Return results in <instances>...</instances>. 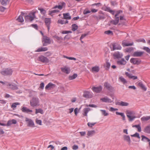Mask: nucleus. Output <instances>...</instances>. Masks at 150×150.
Returning a JSON list of instances; mask_svg holds the SVG:
<instances>
[{
	"label": "nucleus",
	"instance_id": "nucleus-25",
	"mask_svg": "<svg viewBox=\"0 0 150 150\" xmlns=\"http://www.w3.org/2000/svg\"><path fill=\"white\" fill-rule=\"evenodd\" d=\"M47 50L48 49L47 47H41L38 48L35 51V52H44L47 51Z\"/></svg>",
	"mask_w": 150,
	"mask_h": 150
},
{
	"label": "nucleus",
	"instance_id": "nucleus-53",
	"mask_svg": "<svg viewBox=\"0 0 150 150\" xmlns=\"http://www.w3.org/2000/svg\"><path fill=\"white\" fill-rule=\"evenodd\" d=\"M96 124V122H89L87 123L88 126L90 127H91L93 126H94Z\"/></svg>",
	"mask_w": 150,
	"mask_h": 150
},
{
	"label": "nucleus",
	"instance_id": "nucleus-6",
	"mask_svg": "<svg viewBox=\"0 0 150 150\" xmlns=\"http://www.w3.org/2000/svg\"><path fill=\"white\" fill-rule=\"evenodd\" d=\"M42 42H43V46H46L51 43V41L49 38L46 36H43Z\"/></svg>",
	"mask_w": 150,
	"mask_h": 150
},
{
	"label": "nucleus",
	"instance_id": "nucleus-27",
	"mask_svg": "<svg viewBox=\"0 0 150 150\" xmlns=\"http://www.w3.org/2000/svg\"><path fill=\"white\" fill-rule=\"evenodd\" d=\"M59 12V11L58 9H55L53 10L49 11H48V15L52 16L53 13Z\"/></svg>",
	"mask_w": 150,
	"mask_h": 150
},
{
	"label": "nucleus",
	"instance_id": "nucleus-43",
	"mask_svg": "<svg viewBox=\"0 0 150 150\" xmlns=\"http://www.w3.org/2000/svg\"><path fill=\"white\" fill-rule=\"evenodd\" d=\"M17 20L18 22H22L24 21V19H23L22 15H20L18 18L17 19Z\"/></svg>",
	"mask_w": 150,
	"mask_h": 150
},
{
	"label": "nucleus",
	"instance_id": "nucleus-2",
	"mask_svg": "<svg viewBox=\"0 0 150 150\" xmlns=\"http://www.w3.org/2000/svg\"><path fill=\"white\" fill-rule=\"evenodd\" d=\"M12 69L10 68L3 69L0 72L1 74L3 76H11L13 73Z\"/></svg>",
	"mask_w": 150,
	"mask_h": 150
},
{
	"label": "nucleus",
	"instance_id": "nucleus-32",
	"mask_svg": "<svg viewBox=\"0 0 150 150\" xmlns=\"http://www.w3.org/2000/svg\"><path fill=\"white\" fill-rule=\"evenodd\" d=\"M119 17H115V20L111 21V23L113 25H117L119 22Z\"/></svg>",
	"mask_w": 150,
	"mask_h": 150
},
{
	"label": "nucleus",
	"instance_id": "nucleus-8",
	"mask_svg": "<svg viewBox=\"0 0 150 150\" xmlns=\"http://www.w3.org/2000/svg\"><path fill=\"white\" fill-rule=\"evenodd\" d=\"M91 89L94 92L99 93L101 91L102 87L101 86H99L97 87L93 86L92 88Z\"/></svg>",
	"mask_w": 150,
	"mask_h": 150
},
{
	"label": "nucleus",
	"instance_id": "nucleus-16",
	"mask_svg": "<svg viewBox=\"0 0 150 150\" xmlns=\"http://www.w3.org/2000/svg\"><path fill=\"white\" fill-rule=\"evenodd\" d=\"M125 74L129 79H132L133 80L136 79H137V76H133L132 74L129 73L127 72H125Z\"/></svg>",
	"mask_w": 150,
	"mask_h": 150
},
{
	"label": "nucleus",
	"instance_id": "nucleus-59",
	"mask_svg": "<svg viewBox=\"0 0 150 150\" xmlns=\"http://www.w3.org/2000/svg\"><path fill=\"white\" fill-rule=\"evenodd\" d=\"M36 122L37 124L40 125H42V121L40 120H39L37 118L36 119Z\"/></svg>",
	"mask_w": 150,
	"mask_h": 150
},
{
	"label": "nucleus",
	"instance_id": "nucleus-54",
	"mask_svg": "<svg viewBox=\"0 0 150 150\" xmlns=\"http://www.w3.org/2000/svg\"><path fill=\"white\" fill-rule=\"evenodd\" d=\"M131 136L132 137H135L137 138L138 139H140V137L139 136V134L137 133H136L135 134H133V135H131Z\"/></svg>",
	"mask_w": 150,
	"mask_h": 150
},
{
	"label": "nucleus",
	"instance_id": "nucleus-30",
	"mask_svg": "<svg viewBox=\"0 0 150 150\" xmlns=\"http://www.w3.org/2000/svg\"><path fill=\"white\" fill-rule=\"evenodd\" d=\"M150 119V115L149 116H143L141 117V120L142 121L145 122L149 120Z\"/></svg>",
	"mask_w": 150,
	"mask_h": 150
},
{
	"label": "nucleus",
	"instance_id": "nucleus-31",
	"mask_svg": "<svg viewBox=\"0 0 150 150\" xmlns=\"http://www.w3.org/2000/svg\"><path fill=\"white\" fill-rule=\"evenodd\" d=\"M95 133V132L94 130L88 131L87 133V137H91L94 135Z\"/></svg>",
	"mask_w": 150,
	"mask_h": 150
},
{
	"label": "nucleus",
	"instance_id": "nucleus-22",
	"mask_svg": "<svg viewBox=\"0 0 150 150\" xmlns=\"http://www.w3.org/2000/svg\"><path fill=\"white\" fill-rule=\"evenodd\" d=\"M16 123L17 121L13 119L11 120H9L8 121L7 124H6V126H10L12 124H15Z\"/></svg>",
	"mask_w": 150,
	"mask_h": 150
},
{
	"label": "nucleus",
	"instance_id": "nucleus-3",
	"mask_svg": "<svg viewBox=\"0 0 150 150\" xmlns=\"http://www.w3.org/2000/svg\"><path fill=\"white\" fill-rule=\"evenodd\" d=\"M30 105L33 107L39 106L40 105V100L37 97H34L30 100Z\"/></svg>",
	"mask_w": 150,
	"mask_h": 150
},
{
	"label": "nucleus",
	"instance_id": "nucleus-50",
	"mask_svg": "<svg viewBox=\"0 0 150 150\" xmlns=\"http://www.w3.org/2000/svg\"><path fill=\"white\" fill-rule=\"evenodd\" d=\"M35 114H37L38 113H40L41 114L43 113V110L41 109H35Z\"/></svg>",
	"mask_w": 150,
	"mask_h": 150
},
{
	"label": "nucleus",
	"instance_id": "nucleus-38",
	"mask_svg": "<svg viewBox=\"0 0 150 150\" xmlns=\"http://www.w3.org/2000/svg\"><path fill=\"white\" fill-rule=\"evenodd\" d=\"M119 79L124 84L127 82L126 80L122 76L120 77L119 78Z\"/></svg>",
	"mask_w": 150,
	"mask_h": 150
},
{
	"label": "nucleus",
	"instance_id": "nucleus-49",
	"mask_svg": "<svg viewBox=\"0 0 150 150\" xmlns=\"http://www.w3.org/2000/svg\"><path fill=\"white\" fill-rule=\"evenodd\" d=\"M129 118V121H132L134 120V119L136 117L134 115H128L127 117Z\"/></svg>",
	"mask_w": 150,
	"mask_h": 150
},
{
	"label": "nucleus",
	"instance_id": "nucleus-47",
	"mask_svg": "<svg viewBox=\"0 0 150 150\" xmlns=\"http://www.w3.org/2000/svg\"><path fill=\"white\" fill-rule=\"evenodd\" d=\"M132 127H135L136 128H137L138 129V131L139 132H141V127L140 125H133L132 126Z\"/></svg>",
	"mask_w": 150,
	"mask_h": 150
},
{
	"label": "nucleus",
	"instance_id": "nucleus-17",
	"mask_svg": "<svg viewBox=\"0 0 150 150\" xmlns=\"http://www.w3.org/2000/svg\"><path fill=\"white\" fill-rule=\"evenodd\" d=\"M65 4L64 2H63L61 3V4L59 5H56L52 9H56L58 8L60 10H62L63 8L65 6Z\"/></svg>",
	"mask_w": 150,
	"mask_h": 150
},
{
	"label": "nucleus",
	"instance_id": "nucleus-13",
	"mask_svg": "<svg viewBox=\"0 0 150 150\" xmlns=\"http://www.w3.org/2000/svg\"><path fill=\"white\" fill-rule=\"evenodd\" d=\"M61 71L66 74H69L70 72V68L66 66L64 67L61 68Z\"/></svg>",
	"mask_w": 150,
	"mask_h": 150
},
{
	"label": "nucleus",
	"instance_id": "nucleus-21",
	"mask_svg": "<svg viewBox=\"0 0 150 150\" xmlns=\"http://www.w3.org/2000/svg\"><path fill=\"white\" fill-rule=\"evenodd\" d=\"M21 110L23 112L26 113L32 112H33L32 110L25 107H23Z\"/></svg>",
	"mask_w": 150,
	"mask_h": 150
},
{
	"label": "nucleus",
	"instance_id": "nucleus-23",
	"mask_svg": "<svg viewBox=\"0 0 150 150\" xmlns=\"http://www.w3.org/2000/svg\"><path fill=\"white\" fill-rule=\"evenodd\" d=\"M55 86V84H53L51 83H49L45 87L46 89H49L51 88H53Z\"/></svg>",
	"mask_w": 150,
	"mask_h": 150
},
{
	"label": "nucleus",
	"instance_id": "nucleus-35",
	"mask_svg": "<svg viewBox=\"0 0 150 150\" xmlns=\"http://www.w3.org/2000/svg\"><path fill=\"white\" fill-rule=\"evenodd\" d=\"M0 2L1 4L5 6L9 3V0H0Z\"/></svg>",
	"mask_w": 150,
	"mask_h": 150
},
{
	"label": "nucleus",
	"instance_id": "nucleus-55",
	"mask_svg": "<svg viewBox=\"0 0 150 150\" xmlns=\"http://www.w3.org/2000/svg\"><path fill=\"white\" fill-rule=\"evenodd\" d=\"M63 57L65 58H66L67 59H68L69 60H76V59L74 57H69L67 56H66L65 55L63 56Z\"/></svg>",
	"mask_w": 150,
	"mask_h": 150
},
{
	"label": "nucleus",
	"instance_id": "nucleus-28",
	"mask_svg": "<svg viewBox=\"0 0 150 150\" xmlns=\"http://www.w3.org/2000/svg\"><path fill=\"white\" fill-rule=\"evenodd\" d=\"M91 109L89 108H84L83 110V115L85 116H87V113L88 112L90 111Z\"/></svg>",
	"mask_w": 150,
	"mask_h": 150
},
{
	"label": "nucleus",
	"instance_id": "nucleus-52",
	"mask_svg": "<svg viewBox=\"0 0 150 150\" xmlns=\"http://www.w3.org/2000/svg\"><path fill=\"white\" fill-rule=\"evenodd\" d=\"M38 9L40 11L41 13L43 15H45L46 13V11L43 8H38Z\"/></svg>",
	"mask_w": 150,
	"mask_h": 150
},
{
	"label": "nucleus",
	"instance_id": "nucleus-39",
	"mask_svg": "<svg viewBox=\"0 0 150 150\" xmlns=\"http://www.w3.org/2000/svg\"><path fill=\"white\" fill-rule=\"evenodd\" d=\"M142 140L143 141L145 142H150V139H149L148 138L146 137H145V136L144 135L142 136Z\"/></svg>",
	"mask_w": 150,
	"mask_h": 150
},
{
	"label": "nucleus",
	"instance_id": "nucleus-45",
	"mask_svg": "<svg viewBox=\"0 0 150 150\" xmlns=\"http://www.w3.org/2000/svg\"><path fill=\"white\" fill-rule=\"evenodd\" d=\"M68 23V21L67 20L64 21V20H59L58 21V23H60L61 24H63Z\"/></svg>",
	"mask_w": 150,
	"mask_h": 150
},
{
	"label": "nucleus",
	"instance_id": "nucleus-58",
	"mask_svg": "<svg viewBox=\"0 0 150 150\" xmlns=\"http://www.w3.org/2000/svg\"><path fill=\"white\" fill-rule=\"evenodd\" d=\"M105 33L107 35H113L112 32L110 30H108L105 32Z\"/></svg>",
	"mask_w": 150,
	"mask_h": 150
},
{
	"label": "nucleus",
	"instance_id": "nucleus-46",
	"mask_svg": "<svg viewBox=\"0 0 150 150\" xmlns=\"http://www.w3.org/2000/svg\"><path fill=\"white\" fill-rule=\"evenodd\" d=\"M77 76V75L76 74H74L73 75L69 76V80H71L74 79Z\"/></svg>",
	"mask_w": 150,
	"mask_h": 150
},
{
	"label": "nucleus",
	"instance_id": "nucleus-40",
	"mask_svg": "<svg viewBox=\"0 0 150 150\" xmlns=\"http://www.w3.org/2000/svg\"><path fill=\"white\" fill-rule=\"evenodd\" d=\"M20 104V103L18 102L14 103H13L11 105V107L14 110L15 108H16L17 105H19Z\"/></svg>",
	"mask_w": 150,
	"mask_h": 150
},
{
	"label": "nucleus",
	"instance_id": "nucleus-56",
	"mask_svg": "<svg viewBox=\"0 0 150 150\" xmlns=\"http://www.w3.org/2000/svg\"><path fill=\"white\" fill-rule=\"evenodd\" d=\"M115 13H116L115 16V17H119L118 16H119V14L120 13H122V11L121 10H119V11H117L115 12Z\"/></svg>",
	"mask_w": 150,
	"mask_h": 150
},
{
	"label": "nucleus",
	"instance_id": "nucleus-24",
	"mask_svg": "<svg viewBox=\"0 0 150 150\" xmlns=\"http://www.w3.org/2000/svg\"><path fill=\"white\" fill-rule=\"evenodd\" d=\"M117 63L119 65H125L126 64L127 62L124 59L122 58L120 60L117 61Z\"/></svg>",
	"mask_w": 150,
	"mask_h": 150
},
{
	"label": "nucleus",
	"instance_id": "nucleus-41",
	"mask_svg": "<svg viewBox=\"0 0 150 150\" xmlns=\"http://www.w3.org/2000/svg\"><path fill=\"white\" fill-rule=\"evenodd\" d=\"M63 15L64 18L67 19H71V17L69 13H64Z\"/></svg>",
	"mask_w": 150,
	"mask_h": 150
},
{
	"label": "nucleus",
	"instance_id": "nucleus-61",
	"mask_svg": "<svg viewBox=\"0 0 150 150\" xmlns=\"http://www.w3.org/2000/svg\"><path fill=\"white\" fill-rule=\"evenodd\" d=\"M109 111L111 112H113L118 110L117 108H115L112 107H110L109 110Z\"/></svg>",
	"mask_w": 150,
	"mask_h": 150
},
{
	"label": "nucleus",
	"instance_id": "nucleus-51",
	"mask_svg": "<svg viewBox=\"0 0 150 150\" xmlns=\"http://www.w3.org/2000/svg\"><path fill=\"white\" fill-rule=\"evenodd\" d=\"M100 111L102 112V115L104 116H107L109 115V113L107 112L105 110H101Z\"/></svg>",
	"mask_w": 150,
	"mask_h": 150
},
{
	"label": "nucleus",
	"instance_id": "nucleus-4",
	"mask_svg": "<svg viewBox=\"0 0 150 150\" xmlns=\"http://www.w3.org/2000/svg\"><path fill=\"white\" fill-rule=\"evenodd\" d=\"M37 60L44 63H47L49 62V59L47 57L43 55L38 57Z\"/></svg>",
	"mask_w": 150,
	"mask_h": 150
},
{
	"label": "nucleus",
	"instance_id": "nucleus-33",
	"mask_svg": "<svg viewBox=\"0 0 150 150\" xmlns=\"http://www.w3.org/2000/svg\"><path fill=\"white\" fill-rule=\"evenodd\" d=\"M144 132L145 133L150 134V125L146 126L144 128Z\"/></svg>",
	"mask_w": 150,
	"mask_h": 150
},
{
	"label": "nucleus",
	"instance_id": "nucleus-7",
	"mask_svg": "<svg viewBox=\"0 0 150 150\" xmlns=\"http://www.w3.org/2000/svg\"><path fill=\"white\" fill-rule=\"evenodd\" d=\"M83 96L86 98H91L93 96V94L89 91H86L83 92Z\"/></svg>",
	"mask_w": 150,
	"mask_h": 150
},
{
	"label": "nucleus",
	"instance_id": "nucleus-29",
	"mask_svg": "<svg viewBox=\"0 0 150 150\" xmlns=\"http://www.w3.org/2000/svg\"><path fill=\"white\" fill-rule=\"evenodd\" d=\"M123 138L124 140L128 142L129 144H130L131 143V139L129 136L128 135H125L123 137Z\"/></svg>",
	"mask_w": 150,
	"mask_h": 150
},
{
	"label": "nucleus",
	"instance_id": "nucleus-15",
	"mask_svg": "<svg viewBox=\"0 0 150 150\" xmlns=\"http://www.w3.org/2000/svg\"><path fill=\"white\" fill-rule=\"evenodd\" d=\"M131 63L134 64H139L140 63V61L138 59L136 58H131L130 60Z\"/></svg>",
	"mask_w": 150,
	"mask_h": 150
},
{
	"label": "nucleus",
	"instance_id": "nucleus-62",
	"mask_svg": "<svg viewBox=\"0 0 150 150\" xmlns=\"http://www.w3.org/2000/svg\"><path fill=\"white\" fill-rule=\"evenodd\" d=\"M0 83H1L3 85H5L7 86H8V84H9V83L7 82H3L2 81H0Z\"/></svg>",
	"mask_w": 150,
	"mask_h": 150
},
{
	"label": "nucleus",
	"instance_id": "nucleus-64",
	"mask_svg": "<svg viewBox=\"0 0 150 150\" xmlns=\"http://www.w3.org/2000/svg\"><path fill=\"white\" fill-rule=\"evenodd\" d=\"M44 84L43 82L41 83L40 84L39 88L41 89H43L44 88Z\"/></svg>",
	"mask_w": 150,
	"mask_h": 150
},
{
	"label": "nucleus",
	"instance_id": "nucleus-37",
	"mask_svg": "<svg viewBox=\"0 0 150 150\" xmlns=\"http://www.w3.org/2000/svg\"><path fill=\"white\" fill-rule=\"evenodd\" d=\"M8 86H10L9 88H10L13 90L17 89L18 88L17 85H12L9 83V84H8Z\"/></svg>",
	"mask_w": 150,
	"mask_h": 150
},
{
	"label": "nucleus",
	"instance_id": "nucleus-42",
	"mask_svg": "<svg viewBox=\"0 0 150 150\" xmlns=\"http://www.w3.org/2000/svg\"><path fill=\"white\" fill-rule=\"evenodd\" d=\"M126 114L127 117L128 115H134L135 114L134 112L132 111L128 110L126 111Z\"/></svg>",
	"mask_w": 150,
	"mask_h": 150
},
{
	"label": "nucleus",
	"instance_id": "nucleus-63",
	"mask_svg": "<svg viewBox=\"0 0 150 150\" xmlns=\"http://www.w3.org/2000/svg\"><path fill=\"white\" fill-rule=\"evenodd\" d=\"M91 12V11L87 9H85L84 10L83 13L84 14H86L89 13Z\"/></svg>",
	"mask_w": 150,
	"mask_h": 150
},
{
	"label": "nucleus",
	"instance_id": "nucleus-34",
	"mask_svg": "<svg viewBox=\"0 0 150 150\" xmlns=\"http://www.w3.org/2000/svg\"><path fill=\"white\" fill-rule=\"evenodd\" d=\"M104 10L106 11L110 12L113 15H114L115 13V12L114 11L111 10L110 8L109 7L106 8Z\"/></svg>",
	"mask_w": 150,
	"mask_h": 150
},
{
	"label": "nucleus",
	"instance_id": "nucleus-44",
	"mask_svg": "<svg viewBox=\"0 0 150 150\" xmlns=\"http://www.w3.org/2000/svg\"><path fill=\"white\" fill-rule=\"evenodd\" d=\"M116 114L117 115L121 116L122 117V119L123 120H125V116L123 113L122 112H116Z\"/></svg>",
	"mask_w": 150,
	"mask_h": 150
},
{
	"label": "nucleus",
	"instance_id": "nucleus-5",
	"mask_svg": "<svg viewBox=\"0 0 150 150\" xmlns=\"http://www.w3.org/2000/svg\"><path fill=\"white\" fill-rule=\"evenodd\" d=\"M110 46L111 51H114L115 50H120L122 48V47L120 45L117 43H113Z\"/></svg>",
	"mask_w": 150,
	"mask_h": 150
},
{
	"label": "nucleus",
	"instance_id": "nucleus-11",
	"mask_svg": "<svg viewBox=\"0 0 150 150\" xmlns=\"http://www.w3.org/2000/svg\"><path fill=\"white\" fill-rule=\"evenodd\" d=\"M45 25L47 28L48 31H49L50 30V26L51 23V18H45Z\"/></svg>",
	"mask_w": 150,
	"mask_h": 150
},
{
	"label": "nucleus",
	"instance_id": "nucleus-10",
	"mask_svg": "<svg viewBox=\"0 0 150 150\" xmlns=\"http://www.w3.org/2000/svg\"><path fill=\"white\" fill-rule=\"evenodd\" d=\"M114 59L121 58L123 56L122 53L119 52H117L114 53L113 54Z\"/></svg>",
	"mask_w": 150,
	"mask_h": 150
},
{
	"label": "nucleus",
	"instance_id": "nucleus-1",
	"mask_svg": "<svg viewBox=\"0 0 150 150\" xmlns=\"http://www.w3.org/2000/svg\"><path fill=\"white\" fill-rule=\"evenodd\" d=\"M37 12V11H33L29 13L28 16L25 17L26 21L30 22L33 21L35 18V14Z\"/></svg>",
	"mask_w": 150,
	"mask_h": 150
},
{
	"label": "nucleus",
	"instance_id": "nucleus-9",
	"mask_svg": "<svg viewBox=\"0 0 150 150\" xmlns=\"http://www.w3.org/2000/svg\"><path fill=\"white\" fill-rule=\"evenodd\" d=\"M25 120L27 123L28 126L32 127H34V123L33 122L31 119L28 118H26Z\"/></svg>",
	"mask_w": 150,
	"mask_h": 150
},
{
	"label": "nucleus",
	"instance_id": "nucleus-12",
	"mask_svg": "<svg viewBox=\"0 0 150 150\" xmlns=\"http://www.w3.org/2000/svg\"><path fill=\"white\" fill-rule=\"evenodd\" d=\"M133 42L129 43L127 40H124L122 41V45L123 47L132 46L133 45Z\"/></svg>",
	"mask_w": 150,
	"mask_h": 150
},
{
	"label": "nucleus",
	"instance_id": "nucleus-18",
	"mask_svg": "<svg viewBox=\"0 0 150 150\" xmlns=\"http://www.w3.org/2000/svg\"><path fill=\"white\" fill-rule=\"evenodd\" d=\"M104 86L108 90L111 91L113 89V88L110 84L107 82H105L104 83Z\"/></svg>",
	"mask_w": 150,
	"mask_h": 150
},
{
	"label": "nucleus",
	"instance_id": "nucleus-26",
	"mask_svg": "<svg viewBox=\"0 0 150 150\" xmlns=\"http://www.w3.org/2000/svg\"><path fill=\"white\" fill-rule=\"evenodd\" d=\"M144 54L143 52H134L133 54V56L134 57H140Z\"/></svg>",
	"mask_w": 150,
	"mask_h": 150
},
{
	"label": "nucleus",
	"instance_id": "nucleus-36",
	"mask_svg": "<svg viewBox=\"0 0 150 150\" xmlns=\"http://www.w3.org/2000/svg\"><path fill=\"white\" fill-rule=\"evenodd\" d=\"M117 104L119 105L122 106H127L129 105V103H127L123 101H121L118 103Z\"/></svg>",
	"mask_w": 150,
	"mask_h": 150
},
{
	"label": "nucleus",
	"instance_id": "nucleus-19",
	"mask_svg": "<svg viewBox=\"0 0 150 150\" xmlns=\"http://www.w3.org/2000/svg\"><path fill=\"white\" fill-rule=\"evenodd\" d=\"M137 85L140 87L143 90L146 91L147 90L146 88L143 84L141 82H139L137 83Z\"/></svg>",
	"mask_w": 150,
	"mask_h": 150
},
{
	"label": "nucleus",
	"instance_id": "nucleus-57",
	"mask_svg": "<svg viewBox=\"0 0 150 150\" xmlns=\"http://www.w3.org/2000/svg\"><path fill=\"white\" fill-rule=\"evenodd\" d=\"M143 49L145 50L147 52L150 54V49L147 47H144Z\"/></svg>",
	"mask_w": 150,
	"mask_h": 150
},
{
	"label": "nucleus",
	"instance_id": "nucleus-48",
	"mask_svg": "<svg viewBox=\"0 0 150 150\" xmlns=\"http://www.w3.org/2000/svg\"><path fill=\"white\" fill-rule=\"evenodd\" d=\"M72 30L74 31L78 29V26L76 24H74L72 25Z\"/></svg>",
	"mask_w": 150,
	"mask_h": 150
},
{
	"label": "nucleus",
	"instance_id": "nucleus-60",
	"mask_svg": "<svg viewBox=\"0 0 150 150\" xmlns=\"http://www.w3.org/2000/svg\"><path fill=\"white\" fill-rule=\"evenodd\" d=\"M80 109H78V108H76L74 110V113H75V115L76 116L77 115V114L78 113V112H79V110H80Z\"/></svg>",
	"mask_w": 150,
	"mask_h": 150
},
{
	"label": "nucleus",
	"instance_id": "nucleus-20",
	"mask_svg": "<svg viewBox=\"0 0 150 150\" xmlns=\"http://www.w3.org/2000/svg\"><path fill=\"white\" fill-rule=\"evenodd\" d=\"M100 68L98 66H95L92 68V69L91 70V71L93 73H96L98 72Z\"/></svg>",
	"mask_w": 150,
	"mask_h": 150
},
{
	"label": "nucleus",
	"instance_id": "nucleus-14",
	"mask_svg": "<svg viewBox=\"0 0 150 150\" xmlns=\"http://www.w3.org/2000/svg\"><path fill=\"white\" fill-rule=\"evenodd\" d=\"M100 100L103 102L111 103L112 101L111 99L107 97H105L100 99Z\"/></svg>",
	"mask_w": 150,
	"mask_h": 150
}]
</instances>
